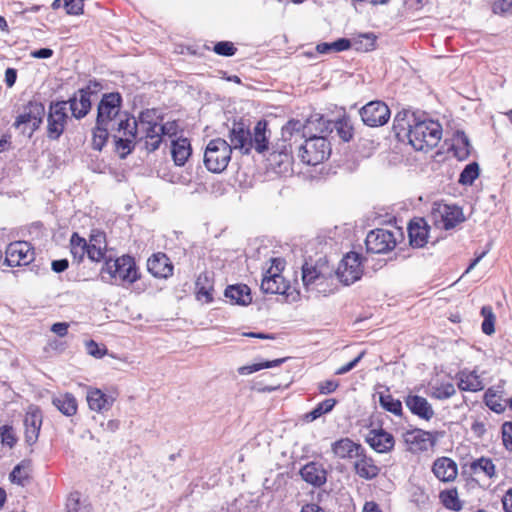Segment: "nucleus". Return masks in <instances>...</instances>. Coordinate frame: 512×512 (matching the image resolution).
Here are the masks:
<instances>
[{"mask_svg":"<svg viewBox=\"0 0 512 512\" xmlns=\"http://www.w3.org/2000/svg\"><path fill=\"white\" fill-rule=\"evenodd\" d=\"M405 116V113H398L394 119V127L403 131L407 130L409 143L415 150L425 151L437 146L442 137V128L438 122L413 119V124L407 123V127H405L402 124Z\"/></svg>","mask_w":512,"mask_h":512,"instance_id":"f257e3e1","label":"nucleus"},{"mask_svg":"<svg viewBox=\"0 0 512 512\" xmlns=\"http://www.w3.org/2000/svg\"><path fill=\"white\" fill-rule=\"evenodd\" d=\"M334 271L326 258H319L315 263L302 266V283L307 291L326 294L332 291Z\"/></svg>","mask_w":512,"mask_h":512,"instance_id":"f03ea898","label":"nucleus"},{"mask_svg":"<svg viewBox=\"0 0 512 512\" xmlns=\"http://www.w3.org/2000/svg\"><path fill=\"white\" fill-rule=\"evenodd\" d=\"M101 275L103 280L115 285L132 284L138 279L134 259L128 255L105 260Z\"/></svg>","mask_w":512,"mask_h":512,"instance_id":"7ed1b4c3","label":"nucleus"},{"mask_svg":"<svg viewBox=\"0 0 512 512\" xmlns=\"http://www.w3.org/2000/svg\"><path fill=\"white\" fill-rule=\"evenodd\" d=\"M138 131L146 138V148L149 151L158 149L161 143V136L165 133V127L161 124L162 117L158 110L147 109L142 111L138 117Z\"/></svg>","mask_w":512,"mask_h":512,"instance_id":"20e7f679","label":"nucleus"},{"mask_svg":"<svg viewBox=\"0 0 512 512\" xmlns=\"http://www.w3.org/2000/svg\"><path fill=\"white\" fill-rule=\"evenodd\" d=\"M231 146L221 138L211 140L204 153V164L213 173L224 171L231 159Z\"/></svg>","mask_w":512,"mask_h":512,"instance_id":"39448f33","label":"nucleus"},{"mask_svg":"<svg viewBox=\"0 0 512 512\" xmlns=\"http://www.w3.org/2000/svg\"><path fill=\"white\" fill-rule=\"evenodd\" d=\"M113 135L115 139V149L121 158H125L132 152L138 133V124L134 117H125L120 119L118 127L115 128Z\"/></svg>","mask_w":512,"mask_h":512,"instance_id":"423d86ee","label":"nucleus"},{"mask_svg":"<svg viewBox=\"0 0 512 512\" xmlns=\"http://www.w3.org/2000/svg\"><path fill=\"white\" fill-rule=\"evenodd\" d=\"M121 96L119 93H109L103 95L99 105L97 114L98 125H109L112 132L118 127L120 119L129 117L126 113H120Z\"/></svg>","mask_w":512,"mask_h":512,"instance_id":"0eeeda50","label":"nucleus"},{"mask_svg":"<svg viewBox=\"0 0 512 512\" xmlns=\"http://www.w3.org/2000/svg\"><path fill=\"white\" fill-rule=\"evenodd\" d=\"M330 145L323 136H311L298 147V157L308 165L323 162L330 154Z\"/></svg>","mask_w":512,"mask_h":512,"instance_id":"6e6552de","label":"nucleus"},{"mask_svg":"<svg viewBox=\"0 0 512 512\" xmlns=\"http://www.w3.org/2000/svg\"><path fill=\"white\" fill-rule=\"evenodd\" d=\"M310 124L308 120L306 124L301 122L300 120H290L287 122L285 126L282 128V140L288 143V147L284 146L283 150L276 152L273 151L271 154V161L276 162V158H281L279 163L289 160V154L292 153L293 144H296L298 140H301L305 137L304 130Z\"/></svg>","mask_w":512,"mask_h":512,"instance_id":"1a4fd4ad","label":"nucleus"},{"mask_svg":"<svg viewBox=\"0 0 512 512\" xmlns=\"http://www.w3.org/2000/svg\"><path fill=\"white\" fill-rule=\"evenodd\" d=\"M368 252L382 254L392 251L397 245L395 232L386 229H375L368 233L365 240Z\"/></svg>","mask_w":512,"mask_h":512,"instance_id":"9d476101","label":"nucleus"},{"mask_svg":"<svg viewBox=\"0 0 512 512\" xmlns=\"http://www.w3.org/2000/svg\"><path fill=\"white\" fill-rule=\"evenodd\" d=\"M68 121L67 102L52 103L47 118V136L52 140L58 139L64 132Z\"/></svg>","mask_w":512,"mask_h":512,"instance_id":"9b49d317","label":"nucleus"},{"mask_svg":"<svg viewBox=\"0 0 512 512\" xmlns=\"http://www.w3.org/2000/svg\"><path fill=\"white\" fill-rule=\"evenodd\" d=\"M44 106L38 102H30L24 113L20 114L15 121L17 128H22L23 133L29 136L39 128L44 116Z\"/></svg>","mask_w":512,"mask_h":512,"instance_id":"f8f14e48","label":"nucleus"},{"mask_svg":"<svg viewBox=\"0 0 512 512\" xmlns=\"http://www.w3.org/2000/svg\"><path fill=\"white\" fill-rule=\"evenodd\" d=\"M362 272L359 254L350 252L339 263L336 275L342 283L349 285L360 279Z\"/></svg>","mask_w":512,"mask_h":512,"instance_id":"ddd939ff","label":"nucleus"},{"mask_svg":"<svg viewBox=\"0 0 512 512\" xmlns=\"http://www.w3.org/2000/svg\"><path fill=\"white\" fill-rule=\"evenodd\" d=\"M34 260V250L29 242L16 241L6 248L5 263L10 267L28 265Z\"/></svg>","mask_w":512,"mask_h":512,"instance_id":"4468645a","label":"nucleus"},{"mask_svg":"<svg viewBox=\"0 0 512 512\" xmlns=\"http://www.w3.org/2000/svg\"><path fill=\"white\" fill-rule=\"evenodd\" d=\"M363 122L371 127L382 126L390 118V110L382 101H371L360 110Z\"/></svg>","mask_w":512,"mask_h":512,"instance_id":"2eb2a0df","label":"nucleus"},{"mask_svg":"<svg viewBox=\"0 0 512 512\" xmlns=\"http://www.w3.org/2000/svg\"><path fill=\"white\" fill-rule=\"evenodd\" d=\"M98 86L99 85L95 83L94 90H92L91 85L80 89L72 98L69 99V101H66L67 105L69 104V109L71 110L72 115L76 119L85 117L90 111L92 97H96V89Z\"/></svg>","mask_w":512,"mask_h":512,"instance_id":"dca6fc26","label":"nucleus"},{"mask_svg":"<svg viewBox=\"0 0 512 512\" xmlns=\"http://www.w3.org/2000/svg\"><path fill=\"white\" fill-rule=\"evenodd\" d=\"M403 438L408 450L413 453L427 451L434 445L432 433L422 429L409 430L403 434Z\"/></svg>","mask_w":512,"mask_h":512,"instance_id":"f3484780","label":"nucleus"},{"mask_svg":"<svg viewBox=\"0 0 512 512\" xmlns=\"http://www.w3.org/2000/svg\"><path fill=\"white\" fill-rule=\"evenodd\" d=\"M229 139L231 150L234 148L249 153L252 148L251 133L244 123H233L229 131Z\"/></svg>","mask_w":512,"mask_h":512,"instance_id":"a211bd4d","label":"nucleus"},{"mask_svg":"<svg viewBox=\"0 0 512 512\" xmlns=\"http://www.w3.org/2000/svg\"><path fill=\"white\" fill-rule=\"evenodd\" d=\"M366 442L378 453H387L395 445L393 435L382 428L370 430L366 436Z\"/></svg>","mask_w":512,"mask_h":512,"instance_id":"6ab92c4d","label":"nucleus"},{"mask_svg":"<svg viewBox=\"0 0 512 512\" xmlns=\"http://www.w3.org/2000/svg\"><path fill=\"white\" fill-rule=\"evenodd\" d=\"M148 271L157 278H168L173 274V265L166 254L158 252L147 260Z\"/></svg>","mask_w":512,"mask_h":512,"instance_id":"aec40b11","label":"nucleus"},{"mask_svg":"<svg viewBox=\"0 0 512 512\" xmlns=\"http://www.w3.org/2000/svg\"><path fill=\"white\" fill-rule=\"evenodd\" d=\"M86 400L92 411L103 413L111 409L115 399L98 388L88 387Z\"/></svg>","mask_w":512,"mask_h":512,"instance_id":"412c9836","label":"nucleus"},{"mask_svg":"<svg viewBox=\"0 0 512 512\" xmlns=\"http://www.w3.org/2000/svg\"><path fill=\"white\" fill-rule=\"evenodd\" d=\"M429 226L423 218L413 219L408 226V236L413 247L422 248L428 242Z\"/></svg>","mask_w":512,"mask_h":512,"instance_id":"4be33fe9","label":"nucleus"},{"mask_svg":"<svg viewBox=\"0 0 512 512\" xmlns=\"http://www.w3.org/2000/svg\"><path fill=\"white\" fill-rule=\"evenodd\" d=\"M434 213L439 215L445 229H451L464 220L462 210L454 205L438 204Z\"/></svg>","mask_w":512,"mask_h":512,"instance_id":"5701e85b","label":"nucleus"},{"mask_svg":"<svg viewBox=\"0 0 512 512\" xmlns=\"http://www.w3.org/2000/svg\"><path fill=\"white\" fill-rule=\"evenodd\" d=\"M432 471L434 475L443 482L454 481L458 473L456 463L448 457L436 459Z\"/></svg>","mask_w":512,"mask_h":512,"instance_id":"b1692460","label":"nucleus"},{"mask_svg":"<svg viewBox=\"0 0 512 512\" xmlns=\"http://www.w3.org/2000/svg\"><path fill=\"white\" fill-rule=\"evenodd\" d=\"M260 288L264 293L284 294L288 285L284 277L280 273L273 272L271 267L264 275Z\"/></svg>","mask_w":512,"mask_h":512,"instance_id":"393cba45","label":"nucleus"},{"mask_svg":"<svg viewBox=\"0 0 512 512\" xmlns=\"http://www.w3.org/2000/svg\"><path fill=\"white\" fill-rule=\"evenodd\" d=\"M408 409L418 417L430 420L434 416V410L426 398L418 395H408L405 399Z\"/></svg>","mask_w":512,"mask_h":512,"instance_id":"a878e982","label":"nucleus"},{"mask_svg":"<svg viewBox=\"0 0 512 512\" xmlns=\"http://www.w3.org/2000/svg\"><path fill=\"white\" fill-rule=\"evenodd\" d=\"M332 453L337 458H356L360 455L361 450L363 449L360 444H356L349 438H342L338 441H335L332 444Z\"/></svg>","mask_w":512,"mask_h":512,"instance_id":"bb28decb","label":"nucleus"},{"mask_svg":"<svg viewBox=\"0 0 512 512\" xmlns=\"http://www.w3.org/2000/svg\"><path fill=\"white\" fill-rule=\"evenodd\" d=\"M300 475L305 482L313 486L319 487L326 482V470L322 465L315 462L306 464L300 470Z\"/></svg>","mask_w":512,"mask_h":512,"instance_id":"cd10ccee","label":"nucleus"},{"mask_svg":"<svg viewBox=\"0 0 512 512\" xmlns=\"http://www.w3.org/2000/svg\"><path fill=\"white\" fill-rule=\"evenodd\" d=\"M466 467L469 475H484L489 479L496 476V466L488 457L474 459Z\"/></svg>","mask_w":512,"mask_h":512,"instance_id":"c85d7f7f","label":"nucleus"},{"mask_svg":"<svg viewBox=\"0 0 512 512\" xmlns=\"http://www.w3.org/2000/svg\"><path fill=\"white\" fill-rule=\"evenodd\" d=\"M458 387L462 391L478 392L484 389V383L476 371L464 370L457 374Z\"/></svg>","mask_w":512,"mask_h":512,"instance_id":"c756f323","label":"nucleus"},{"mask_svg":"<svg viewBox=\"0 0 512 512\" xmlns=\"http://www.w3.org/2000/svg\"><path fill=\"white\" fill-rule=\"evenodd\" d=\"M357 460L354 463L356 473L365 479L375 478L379 474V467L375 464L374 460L367 457L362 449L360 455L356 457Z\"/></svg>","mask_w":512,"mask_h":512,"instance_id":"7c9ffc66","label":"nucleus"},{"mask_svg":"<svg viewBox=\"0 0 512 512\" xmlns=\"http://www.w3.org/2000/svg\"><path fill=\"white\" fill-rule=\"evenodd\" d=\"M225 297H227L232 304L242 306H247L252 302L250 289L244 284L228 286L225 289Z\"/></svg>","mask_w":512,"mask_h":512,"instance_id":"2f4dec72","label":"nucleus"},{"mask_svg":"<svg viewBox=\"0 0 512 512\" xmlns=\"http://www.w3.org/2000/svg\"><path fill=\"white\" fill-rule=\"evenodd\" d=\"M42 417L38 411L29 412L24 419L25 439L29 445L34 444L39 436Z\"/></svg>","mask_w":512,"mask_h":512,"instance_id":"473e14b6","label":"nucleus"},{"mask_svg":"<svg viewBox=\"0 0 512 512\" xmlns=\"http://www.w3.org/2000/svg\"><path fill=\"white\" fill-rule=\"evenodd\" d=\"M171 154L175 164L183 166L191 155V146L188 139L180 138L173 141Z\"/></svg>","mask_w":512,"mask_h":512,"instance_id":"72a5a7b5","label":"nucleus"},{"mask_svg":"<svg viewBox=\"0 0 512 512\" xmlns=\"http://www.w3.org/2000/svg\"><path fill=\"white\" fill-rule=\"evenodd\" d=\"M267 123L265 121H259L254 127L252 139V147L259 153H263L268 150L269 146V135H267Z\"/></svg>","mask_w":512,"mask_h":512,"instance_id":"f704fd0d","label":"nucleus"},{"mask_svg":"<svg viewBox=\"0 0 512 512\" xmlns=\"http://www.w3.org/2000/svg\"><path fill=\"white\" fill-rule=\"evenodd\" d=\"M53 405L64 415L73 416L77 412V401L71 393H65L54 397Z\"/></svg>","mask_w":512,"mask_h":512,"instance_id":"c9c22d12","label":"nucleus"},{"mask_svg":"<svg viewBox=\"0 0 512 512\" xmlns=\"http://www.w3.org/2000/svg\"><path fill=\"white\" fill-rule=\"evenodd\" d=\"M379 403L380 406L388 412L393 413L396 416L402 413V403L398 399H394L388 390L385 392H379Z\"/></svg>","mask_w":512,"mask_h":512,"instance_id":"e433bc0d","label":"nucleus"},{"mask_svg":"<svg viewBox=\"0 0 512 512\" xmlns=\"http://www.w3.org/2000/svg\"><path fill=\"white\" fill-rule=\"evenodd\" d=\"M335 404H336L335 399H332V398L326 399V400L322 401L321 403H319L312 411L305 414L304 419L307 422H312V421L316 420L317 418H319L320 416H322L323 414L330 412L334 408Z\"/></svg>","mask_w":512,"mask_h":512,"instance_id":"4c0bfd02","label":"nucleus"},{"mask_svg":"<svg viewBox=\"0 0 512 512\" xmlns=\"http://www.w3.org/2000/svg\"><path fill=\"white\" fill-rule=\"evenodd\" d=\"M351 46V42L348 39L341 38L332 43H321L318 44L316 50L320 54L340 52L348 49Z\"/></svg>","mask_w":512,"mask_h":512,"instance_id":"58836bf2","label":"nucleus"},{"mask_svg":"<svg viewBox=\"0 0 512 512\" xmlns=\"http://www.w3.org/2000/svg\"><path fill=\"white\" fill-rule=\"evenodd\" d=\"M440 500L442 504L450 510L459 511L462 509V504L458 498L456 489H449L440 493Z\"/></svg>","mask_w":512,"mask_h":512,"instance_id":"ea45409f","label":"nucleus"},{"mask_svg":"<svg viewBox=\"0 0 512 512\" xmlns=\"http://www.w3.org/2000/svg\"><path fill=\"white\" fill-rule=\"evenodd\" d=\"M71 253L74 259L81 261L87 254V242L84 238L74 233L70 239Z\"/></svg>","mask_w":512,"mask_h":512,"instance_id":"a19ab883","label":"nucleus"},{"mask_svg":"<svg viewBox=\"0 0 512 512\" xmlns=\"http://www.w3.org/2000/svg\"><path fill=\"white\" fill-rule=\"evenodd\" d=\"M285 360H286V358H280V359H275L272 361H265V362H261V363H255L252 365L242 366V367L238 368V372L241 375H248V374L257 372L261 369H264V368H272V367L279 366Z\"/></svg>","mask_w":512,"mask_h":512,"instance_id":"79ce46f5","label":"nucleus"},{"mask_svg":"<svg viewBox=\"0 0 512 512\" xmlns=\"http://www.w3.org/2000/svg\"><path fill=\"white\" fill-rule=\"evenodd\" d=\"M109 131L112 132V127L109 125H98L93 132L92 145L96 150H101L105 145Z\"/></svg>","mask_w":512,"mask_h":512,"instance_id":"37998d69","label":"nucleus"},{"mask_svg":"<svg viewBox=\"0 0 512 512\" xmlns=\"http://www.w3.org/2000/svg\"><path fill=\"white\" fill-rule=\"evenodd\" d=\"M481 315L484 318L482 322V331L486 335H492L495 332V321L496 317L491 306H483L481 309Z\"/></svg>","mask_w":512,"mask_h":512,"instance_id":"c03bdc74","label":"nucleus"},{"mask_svg":"<svg viewBox=\"0 0 512 512\" xmlns=\"http://www.w3.org/2000/svg\"><path fill=\"white\" fill-rule=\"evenodd\" d=\"M9 477L11 482L23 486L25 481L29 478V463L21 462L15 466Z\"/></svg>","mask_w":512,"mask_h":512,"instance_id":"a18cd8bd","label":"nucleus"},{"mask_svg":"<svg viewBox=\"0 0 512 512\" xmlns=\"http://www.w3.org/2000/svg\"><path fill=\"white\" fill-rule=\"evenodd\" d=\"M479 176V165L476 162L468 164L461 172L459 182L463 185H472Z\"/></svg>","mask_w":512,"mask_h":512,"instance_id":"49530a36","label":"nucleus"},{"mask_svg":"<svg viewBox=\"0 0 512 512\" xmlns=\"http://www.w3.org/2000/svg\"><path fill=\"white\" fill-rule=\"evenodd\" d=\"M456 393L452 383H443L432 388V397L440 400L448 399Z\"/></svg>","mask_w":512,"mask_h":512,"instance_id":"de8ad7c7","label":"nucleus"},{"mask_svg":"<svg viewBox=\"0 0 512 512\" xmlns=\"http://www.w3.org/2000/svg\"><path fill=\"white\" fill-rule=\"evenodd\" d=\"M68 512H91V506L80 501L79 494H71L67 502Z\"/></svg>","mask_w":512,"mask_h":512,"instance_id":"09e8293b","label":"nucleus"},{"mask_svg":"<svg viewBox=\"0 0 512 512\" xmlns=\"http://www.w3.org/2000/svg\"><path fill=\"white\" fill-rule=\"evenodd\" d=\"M337 134L340 138L348 142L353 136V127L346 119H341L334 124Z\"/></svg>","mask_w":512,"mask_h":512,"instance_id":"8fccbe9b","label":"nucleus"},{"mask_svg":"<svg viewBox=\"0 0 512 512\" xmlns=\"http://www.w3.org/2000/svg\"><path fill=\"white\" fill-rule=\"evenodd\" d=\"M0 438L2 444L7 445L10 448H12L17 441L13 427L8 425L0 427Z\"/></svg>","mask_w":512,"mask_h":512,"instance_id":"3c124183","label":"nucleus"},{"mask_svg":"<svg viewBox=\"0 0 512 512\" xmlns=\"http://www.w3.org/2000/svg\"><path fill=\"white\" fill-rule=\"evenodd\" d=\"M105 249V246L87 243V256L90 260L99 262L104 259Z\"/></svg>","mask_w":512,"mask_h":512,"instance_id":"603ef678","label":"nucleus"},{"mask_svg":"<svg viewBox=\"0 0 512 512\" xmlns=\"http://www.w3.org/2000/svg\"><path fill=\"white\" fill-rule=\"evenodd\" d=\"M213 50L218 55L232 56L236 52V47L232 42L221 41L214 45Z\"/></svg>","mask_w":512,"mask_h":512,"instance_id":"864d4df0","label":"nucleus"},{"mask_svg":"<svg viewBox=\"0 0 512 512\" xmlns=\"http://www.w3.org/2000/svg\"><path fill=\"white\" fill-rule=\"evenodd\" d=\"M87 353L97 359L102 358L106 353L105 347H100L94 340H89L85 343Z\"/></svg>","mask_w":512,"mask_h":512,"instance_id":"5fc2aeb1","label":"nucleus"},{"mask_svg":"<svg viewBox=\"0 0 512 512\" xmlns=\"http://www.w3.org/2000/svg\"><path fill=\"white\" fill-rule=\"evenodd\" d=\"M63 6L68 14L80 15L83 13L82 0H63Z\"/></svg>","mask_w":512,"mask_h":512,"instance_id":"6e6d98bb","label":"nucleus"},{"mask_svg":"<svg viewBox=\"0 0 512 512\" xmlns=\"http://www.w3.org/2000/svg\"><path fill=\"white\" fill-rule=\"evenodd\" d=\"M502 439L505 448L512 451V422H505L502 425Z\"/></svg>","mask_w":512,"mask_h":512,"instance_id":"4d7b16f0","label":"nucleus"},{"mask_svg":"<svg viewBox=\"0 0 512 512\" xmlns=\"http://www.w3.org/2000/svg\"><path fill=\"white\" fill-rule=\"evenodd\" d=\"M495 14H512V0H499L493 4Z\"/></svg>","mask_w":512,"mask_h":512,"instance_id":"13d9d810","label":"nucleus"},{"mask_svg":"<svg viewBox=\"0 0 512 512\" xmlns=\"http://www.w3.org/2000/svg\"><path fill=\"white\" fill-rule=\"evenodd\" d=\"M197 289V298L200 301H204L205 303H210L213 300L212 291L213 287H205V286H199L196 287Z\"/></svg>","mask_w":512,"mask_h":512,"instance_id":"bf43d9fd","label":"nucleus"},{"mask_svg":"<svg viewBox=\"0 0 512 512\" xmlns=\"http://www.w3.org/2000/svg\"><path fill=\"white\" fill-rule=\"evenodd\" d=\"M365 355V351H362L356 358H354L352 361H350L349 363H347L346 365H343L341 366L340 368H338L336 371H335V374L336 375H343L347 372H349L350 370H352L359 362L360 360L363 358V356Z\"/></svg>","mask_w":512,"mask_h":512,"instance_id":"052dcab7","label":"nucleus"},{"mask_svg":"<svg viewBox=\"0 0 512 512\" xmlns=\"http://www.w3.org/2000/svg\"><path fill=\"white\" fill-rule=\"evenodd\" d=\"M338 386H339V383L337 381L325 380V381L319 383L318 389L321 394H330V393L334 392Z\"/></svg>","mask_w":512,"mask_h":512,"instance_id":"680f3d73","label":"nucleus"},{"mask_svg":"<svg viewBox=\"0 0 512 512\" xmlns=\"http://www.w3.org/2000/svg\"><path fill=\"white\" fill-rule=\"evenodd\" d=\"M486 405L493 411L501 413L504 410V406L497 400H494V395L489 396L488 393L485 395Z\"/></svg>","mask_w":512,"mask_h":512,"instance_id":"e2e57ef3","label":"nucleus"},{"mask_svg":"<svg viewBox=\"0 0 512 512\" xmlns=\"http://www.w3.org/2000/svg\"><path fill=\"white\" fill-rule=\"evenodd\" d=\"M69 324L65 322L54 323L51 327V331L60 337H64L68 333Z\"/></svg>","mask_w":512,"mask_h":512,"instance_id":"0e129e2a","label":"nucleus"},{"mask_svg":"<svg viewBox=\"0 0 512 512\" xmlns=\"http://www.w3.org/2000/svg\"><path fill=\"white\" fill-rule=\"evenodd\" d=\"M213 287L211 277L208 272L201 273L196 280V287Z\"/></svg>","mask_w":512,"mask_h":512,"instance_id":"69168bd1","label":"nucleus"},{"mask_svg":"<svg viewBox=\"0 0 512 512\" xmlns=\"http://www.w3.org/2000/svg\"><path fill=\"white\" fill-rule=\"evenodd\" d=\"M68 268V260L67 259H60V260H54L52 262V270L54 272L60 273L65 271Z\"/></svg>","mask_w":512,"mask_h":512,"instance_id":"338daca9","label":"nucleus"},{"mask_svg":"<svg viewBox=\"0 0 512 512\" xmlns=\"http://www.w3.org/2000/svg\"><path fill=\"white\" fill-rule=\"evenodd\" d=\"M502 503L506 512H512V488L506 492L502 499Z\"/></svg>","mask_w":512,"mask_h":512,"instance_id":"774afa93","label":"nucleus"}]
</instances>
